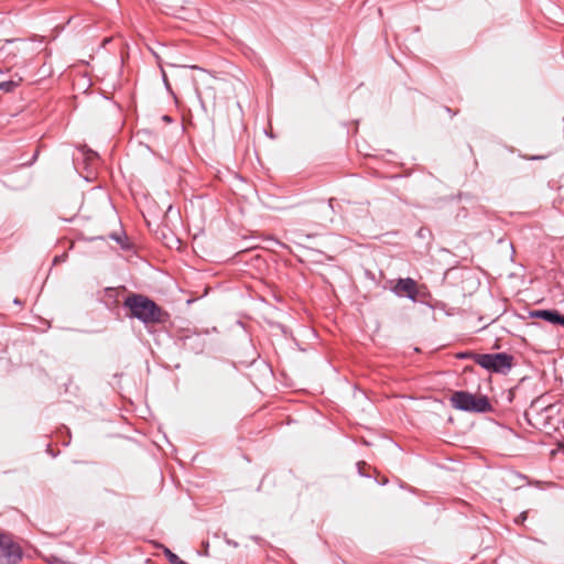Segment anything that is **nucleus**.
Returning <instances> with one entry per match:
<instances>
[{
    "mask_svg": "<svg viewBox=\"0 0 564 564\" xmlns=\"http://www.w3.org/2000/svg\"><path fill=\"white\" fill-rule=\"evenodd\" d=\"M19 83H20V79L19 80H4V82H1L0 83V90H2L4 93L13 91L14 88L19 85Z\"/></svg>",
    "mask_w": 564,
    "mask_h": 564,
    "instance_id": "8",
    "label": "nucleus"
},
{
    "mask_svg": "<svg viewBox=\"0 0 564 564\" xmlns=\"http://www.w3.org/2000/svg\"><path fill=\"white\" fill-rule=\"evenodd\" d=\"M473 360L484 369L505 373L512 367V356L506 352L474 355Z\"/></svg>",
    "mask_w": 564,
    "mask_h": 564,
    "instance_id": "3",
    "label": "nucleus"
},
{
    "mask_svg": "<svg viewBox=\"0 0 564 564\" xmlns=\"http://www.w3.org/2000/svg\"><path fill=\"white\" fill-rule=\"evenodd\" d=\"M474 355H475L474 352H462V354L458 355V357L462 358V359H465V358H471L473 359Z\"/></svg>",
    "mask_w": 564,
    "mask_h": 564,
    "instance_id": "9",
    "label": "nucleus"
},
{
    "mask_svg": "<svg viewBox=\"0 0 564 564\" xmlns=\"http://www.w3.org/2000/svg\"><path fill=\"white\" fill-rule=\"evenodd\" d=\"M453 408L474 413H486L491 404L486 395H476L468 391H455L449 399Z\"/></svg>",
    "mask_w": 564,
    "mask_h": 564,
    "instance_id": "2",
    "label": "nucleus"
},
{
    "mask_svg": "<svg viewBox=\"0 0 564 564\" xmlns=\"http://www.w3.org/2000/svg\"><path fill=\"white\" fill-rule=\"evenodd\" d=\"M123 306L129 308L130 316L141 321L143 324H159L165 322L167 314L151 299L142 294H131Z\"/></svg>",
    "mask_w": 564,
    "mask_h": 564,
    "instance_id": "1",
    "label": "nucleus"
},
{
    "mask_svg": "<svg viewBox=\"0 0 564 564\" xmlns=\"http://www.w3.org/2000/svg\"><path fill=\"white\" fill-rule=\"evenodd\" d=\"M561 446H562V448L564 449V441L562 442Z\"/></svg>",
    "mask_w": 564,
    "mask_h": 564,
    "instance_id": "13",
    "label": "nucleus"
},
{
    "mask_svg": "<svg viewBox=\"0 0 564 564\" xmlns=\"http://www.w3.org/2000/svg\"><path fill=\"white\" fill-rule=\"evenodd\" d=\"M228 544L234 545V546H237V543H236V542H230V541H228Z\"/></svg>",
    "mask_w": 564,
    "mask_h": 564,
    "instance_id": "11",
    "label": "nucleus"
},
{
    "mask_svg": "<svg viewBox=\"0 0 564 564\" xmlns=\"http://www.w3.org/2000/svg\"><path fill=\"white\" fill-rule=\"evenodd\" d=\"M527 519V512H522L517 519V523H522Z\"/></svg>",
    "mask_w": 564,
    "mask_h": 564,
    "instance_id": "10",
    "label": "nucleus"
},
{
    "mask_svg": "<svg viewBox=\"0 0 564 564\" xmlns=\"http://www.w3.org/2000/svg\"><path fill=\"white\" fill-rule=\"evenodd\" d=\"M164 554L166 558L169 560L170 564H188L181 560L175 553H173L170 549H164Z\"/></svg>",
    "mask_w": 564,
    "mask_h": 564,
    "instance_id": "7",
    "label": "nucleus"
},
{
    "mask_svg": "<svg viewBox=\"0 0 564 564\" xmlns=\"http://www.w3.org/2000/svg\"><path fill=\"white\" fill-rule=\"evenodd\" d=\"M333 202H334V198H330L329 199V206L333 207Z\"/></svg>",
    "mask_w": 564,
    "mask_h": 564,
    "instance_id": "12",
    "label": "nucleus"
},
{
    "mask_svg": "<svg viewBox=\"0 0 564 564\" xmlns=\"http://www.w3.org/2000/svg\"><path fill=\"white\" fill-rule=\"evenodd\" d=\"M393 292L398 296H408L412 301H416L417 296V289H416V282L411 279H399L397 284L393 288Z\"/></svg>",
    "mask_w": 564,
    "mask_h": 564,
    "instance_id": "5",
    "label": "nucleus"
},
{
    "mask_svg": "<svg viewBox=\"0 0 564 564\" xmlns=\"http://www.w3.org/2000/svg\"><path fill=\"white\" fill-rule=\"evenodd\" d=\"M532 316L544 319L551 324L564 326V315L555 310H539L533 312Z\"/></svg>",
    "mask_w": 564,
    "mask_h": 564,
    "instance_id": "6",
    "label": "nucleus"
},
{
    "mask_svg": "<svg viewBox=\"0 0 564 564\" xmlns=\"http://www.w3.org/2000/svg\"><path fill=\"white\" fill-rule=\"evenodd\" d=\"M21 557V547L10 535L0 533V564H17Z\"/></svg>",
    "mask_w": 564,
    "mask_h": 564,
    "instance_id": "4",
    "label": "nucleus"
}]
</instances>
